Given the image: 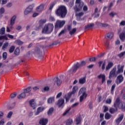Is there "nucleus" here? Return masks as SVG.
<instances>
[{
  "label": "nucleus",
  "instance_id": "obj_1",
  "mask_svg": "<svg viewBox=\"0 0 125 125\" xmlns=\"http://www.w3.org/2000/svg\"><path fill=\"white\" fill-rule=\"evenodd\" d=\"M67 8L64 6H60L56 10L55 13L57 16H60L61 18H65L67 15Z\"/></svg>",
  "mask_w": 125,
  "mask_h": 125
},
{
  "label": "nucleus",
  "instance_id": "obj_2",
  "mask_svg": "<svg viewBox=\"0 0 125 125\" xmlns=\"http://www.w3.org/2000/svg\"><path fill=\"white\" fill-rule=\"evenodd\" d=\"M60 78H58V77H55L52 83L51 81L49 80L48 81V84L49 85H51V84H54V85H57V86H60V85H61V83H62V78H63L62 75H61L60 76Z\"/></svg>",
  "mask_w": 125,
  "mask_h": 125
},
{
  "label": "nucleus",
  "instance_id": "obj_3",
  "mask_svg": "<svg viewBox=\"0 0 125 125\" xmlns=\"http://www.w3.org/2000/svg\"><path fill=\"white\" fill-rule=\"evenodd\" d=\"M85 64H86V63L84 61H82L81 63L77 62V63L74 64L72 67L69 70V72L70 73L71 72H72V73H76V72H77V70L80 68V67L85 66Z\"/></svg>",
  "mask_w": 125,
  "mask_h": 125
},
{
  "label": "nucleus",
  "instance_id": "obj_4",
  "mask_svg": "<svg viewBox=\"0 0 125 125\" xmlns=\"http://www.w3.org/2000/svg\"><path fill=\"white\" fill-rule=\"evenodd\" d=\"M74 9L75 11V15L77 17V21H80V20H81V17L83 16V12L78 13V12H79V11H81V10L82 9V8H77V5H76V6L74 7Z\"/></svg>",
  "mask_w": 125,
  "mask_h": 125
},
{
  "label": "nucleus",
  "instance_id": "obj_5",
  "mask_svg": "<svg viewBox=\"0 0 125 125\" xmlns=\"http://www.w3.org/2000/svg\"><path fill=\"white\" fill-rule=\"evenodd\" d=\"M86 89L85 88H82L80 89L79 94V95L82 94V95L80 97V102H83V99L86 98V96H87V94L85 93Z\"/></svg>",
  "mask_w": 125,
  "mask_h": 125
},
{
  "label": "nucleus",
  "instance_id": "obj_6",
  "mask_svg": "<svg viewBox=\"0 0 125 125\" xmlns=\"http://www.w3.org/2000/svg\"><path fill=\"white\" fill-rule=\"evenodd\" d=\"M33 53L36 57H41V56L42 55V50H41V49L38 46H36L35 47Z\"/></svg>",
  "mask_w": 125,
  "mask_h": 125
},
{
  "label": "nucleus",
  "instance_id": "obj_7",
  "mask_svg": "<svg viewBox=\"0 0 125 125\" xmlns=\"http://www.w3.org/2000/svg\"><path fill=\"white\" fill-rule=\"evenodd\" d=\"M114 107L115 108H119V109H122V110H125V106H124L123 105V103L120 102V99L117 98L116 99V102L114 103Z\"/></svg>",
  "mask_w": 125,
  "mask_h": 125
},
{
  "label": "nucleus",
  "instance_id": "obj_8",
  "mask_svg": "<svg viewBox=\"0 0 125 125\" xmlns=\"http://www.w3.org/2000/svg\"><path fill=\"white\" fill-rule=\"evenodd\" d=\"M78 89V87L77 86H74L72 89V92L68 93L67 95H65V100L66 102H68L69 101V100L70 99V97L72 96V94H74V93L77 91V90Z\"/></svg>",
  "mask_w": 125,
  "mask_h": 125
},
{
  "label": "nucleus",
  "instance_id": "obj_9",
  "mask_svg": "<svg viewBox=\"0 0 125 125\" xmlns=\"http://www.w3.org/2000/svg\"><path fill=\"white\" fill-rule=\"evenodd\" d=\"M117 71V67H114L110 72L109 75V79H112V78H116L118 76V74L116 72Z\"/></svg>",
  "mask_w": 125,
  "mask_h": 125
},
{
  "label": "nucleus",
  "instance_id": "obj_10",
  "mask_svg": "<svg viewBox=\"0 0 125 125\" xmlns=\"http://www.w3.org/2000/svg\"><path fill=\"white\" fill-rule=\"evenodd\" d=\"M66 23V21H60V20H57L55 27V28H62L65 25V23Z\"/></svg>",
  "mask_w": 125,
  "mask_h": 125
},
{
  "label": "nucleus",
  "instance_id": "obj_11",
  "mask_svg": "<svg viewBox=\"0 0 125 125\" xmlns=\"http://www.w3.org/2000/svg\"><path fill=\"white\" fill-rule=\"evenodd\" d=\"M46 22V20L45 19H42L40 20L39 21V26L38 27H36L35 30L36 31H39V30H40V29H42V26H43V24H44Z\"/></svg>",
  "mask_w": 125,
  "mask_h": 125
},
{
  "label": "nucleus",
  "instance_id": "obj_12",
  "mask_svg": "<svg viewBox=\"0 0 125 125\" xmlns=\"http://www.w3.org/2000/svg\"><path fill=\"white\" fill-rule=\"evenodd\" d=\"M34 8V4L30 5L24 11V13L25 15H28L30 12H31Z\"/></svg>",
  "mask_w": 125,
  "mask_h": 125
},
{
  "label": "nucleus",
  "instance_id": "obj_13",
  "mask_svg": "<svg viewBox=\"0 0 125 125\" xmlns=\"http://www.w3.org/2000/svg\"><path fill=\"white\" fill-rule=\"evenodd\" d=\"M77 5V8H82L84 4L83 2L81 1V0H76L75 2V6Z\"/></svg>",
  "mask_w": 125,
  "mask_h": 125
},
{
  "label": "nucleus",
  "instance_id": "obj_14",
  "mask_svg": "<svg viewBox=\"0 0 125 125\" xmlns=\"http://www.w3.org/2000/svg\"><path fill=\"white\" fill-rule=\"evenodd\" d=\"M123 82H124V77L122 75H120L117 77L116 83L117 84H120V83H121Z\"/></svg>",
  "mask_w": 125,
  "mask_h": 125
},
{
  "label": "nucleus",
  "instance_id": "obj_15",
  "mask_svg": "<svg viewBox=\"0 0 125 125\" xmlns=\"http://www.w3.org/2000/svg\"><path fill=\"white\" fill-rule=\"evenodd\" d=\"M124 119V114L123 113L118 115V117L115 120L116 123H117L118 125L120 124Z\"/></svg>",
  "mask_w": 125,
  "mask_h": 125
},
{
  "label": "nucleus",
  "instance_id": "obj_16",
  "mask_svg": "<svg viewBox=\"0 0 125 125\" xmlns=\"http://www.w3.org/2000/svg\"><path fill=\"white\" fill-rule=\"evenodd\" d=\"M53 28L54 26H53V23H48L47 24V33L50 34L52 31H53Z\"/></svg>",
  "mask_w": 125,
  "mask_h": 125
},
{
  "label": "nucleus",
  "instance_id": "obj_17",
  "mask_svg": "<svg viewBox=\"0 0 125 125\" xmlns=\"http://www.w3.org/2000/svg\"><path fill=\"white\" fill-rule=\"evenodd\" d=\"M64 101L63 99H60L58 100L57 105H59V108H63L64 107Z\"/></svg>",
  "mask_w": 125,
  "mask_h": 125
},
{
  "label": "nucleus",
  "instance_id": "obj_18",
  "mask_svg": "<svg viewBox=\"0 0 125 125\" xmlns=\"http://www.w3.org/2000/svg\"><path fill=\"white\" fill-rule=\"evenodd\" d=\"M29 104L33 108V109H35L37 108V104H36V102H35V100L32 99L29 101Z\"/></svg>",
  "mask_w": 125,
  "mask_h": 125
},
{
  "label": "nucleus",
  "instance_id": "obj_19",
  "mask_svg": "<svg viewBox=\"0 0 125 125\" xmlns=\"http://www.w3.org/2000/svg\"><path fill=\"white\" fill-rule=\"evenodd\" d=\"M15 20H16V16L14 15L11 19V21H10L11 26H13L14 25V24H15ZM12 26L10 27L11 29H12L13 28V27H12Z\"/></svg>",
  "mask_w": 125,
  "mask_h": 125
},
{
  "label": "nucleus",
  "instance_id": "obj_20",
  "mask_svg": "<svg viewBox=\"0 0 125 125\" xmlns=\"http://www.w3.org/2000/svg\"><path fill=\"white\" fill-rule=\"evenodd\" d=\"M44 8V5L43 4H41L40 6H38L36 8V11L37 12H42V10H43V9Z\"/></svg>",
  "mask_w": 125,
  "mask_h": 125
},
{
  "label": "nucleus",
  "instance_id": "obj_21",
  "mask_svg": "<svg viewBox=\"0 0 125 125\" xmlns=\"http://www.w3.org/2000/svg\"><path fill=\"white\" fill-rule=\"evenodd\" d=\"M124 72V66H122L120 67V64L117 65V71L116 72L117 75L119 74H121V73H123Z\"/></svg>",
  "mask_w": 125,
  "mask_h": 125
},
{
  "label": "nucleus",
  "instance_id": "obj_22",
  "mask_svg": "<svg viewBox=\"0 0 125 125\" xmlns=\"http://www.w3.org/2000/svg\"><path fill=\"white\" fill-rule=\"evenodd\" d=\"M47 124V119L42 118L39 121L40 125H46Z\"/></svg>",
  "mask_w": 125,
  "mask_h": 125
},
{
  "label": "nucleus",
  "instance_id": "obj_23",
  "mask_svg": "<svg viewBox=\"0 0 125 125\" xmlns=\"http://www.w3.org/2000/svg\"><path fill=\"white\" fill-rule=\"evenodd\" d=\"M98 78L100 79H102V83H104L105 81H106V76H105V74H101L98 76Z\"/></svg>",
  "mask_w": 125,
  "mask_h": 125
},
{
  "label": "nucleus",
  "instance_id": "obj_24",
  "mask_svg": "<svg viewBox=\"0 0 125 125\" xmlns=\"http://www.w3.org/2000/svg\"><path fill=\"white\" fill-rule=\"evenodd\" d=\"M44 110V107L42 106L39 107L37 108V111L35 113V116H38V115H40V113H41V112H42Z\"/></svg>",
  "mask_w": 125,
  "mask_h": 125
},
{
  "label": "nucleus",
  "instance_id": "obj_25",
  "mask_svg": "<svg viewBox=\"0 0 125 125\" xmlns=\"http://www.w3.org/2000/svg\"><path fill=\"white\" fill-rule=\"evenodd\" d=\"M54 5H55V2H52L50 3L49 9L48 10V13H51V11L52 10V8L54 7Z\"/></svg>",
  "mask_w": 125,
  "mask_h": 125
},
{
  "label": "nucleus",
  "instance_id": "obj_26",
  "mask_svg": "<svg viewBox=\"0 0 125 125\" xmlns=\"http://www.w3.org/2000/svg\"><path fill=\"white\" fill-rule=\"evenodd\" d=\"M114 65V63L112 62H108L107 65L105 67V70L108 71V70H110L112 67Z\"/></svg>",
  "mask_w": 125,
  "mask_h": 125
},
{
  "label": "nucleus",
  "instance_id": "obj_27",
  "mask_svg": "<svg viewBox=\"0 0 125 125\" xmlns=\"http://www.w3.org/2000/svg\"><path fill=\"white\" fill-rule=\"evenodd\" d=\"M26 97V93L23 92L18 96V99H22V98H25Z\"/></svg>",
  "mask_w": 125,
  "mask_h": 125
},
{
  "label": "nucleus",
  "instance_id": "obj_28",
  "mask_svg": "<svg viewBox=\"0 0 125 125\" xmlns=\"http://www.w3.org/2000/svg\"><path fill=\"white\" fill-rule=\"evenodd\" d=\"M86 82V78L85 77H83L79 79V83L81 84H83Z\"/></svg>",
  "mask_w": 125,
  "mask_h": 125
},
{
  "label": "nucleus",
  "instance_id": "obj_29",
  "mask_svg": "<svg viewBox=\"0 0 125 125\" xmlns=\"http://www.w3.org/2000/svg\"><path fill=\"white\" fill-rule=\"evenodd\" d=\"M119 38L121 41H125V33L122 32L119 35Z\"/></svg>",
  "mask_w": 125,
  "mask_h": 125
},
{
  "label": "nucleus",
  "instance_id": "obj_30",
  "mask_svg": "<svg viewBox=\"0 0 125 125\" xmlns=\"http://www.w3.org/2000/svg\"><path fill=\"white\" fill-rule=\"evenodd\" d=\"M106 37H107V39L111 40L114 37V33L113 32H109L106 34Z\"/></svg>",
  "mask_w": 125,
  "mask_h": 125
},
{
  "label": "nucleus",
  "instance_id": "obj_31",
  "mask_svg": "<svg viewBox=\"0 0 125 125\" xmlns=\"http://www.w3.org/2000/svg\"><path fill=\"white\" fill-rule=\"evenodd\" d=\"M42 34H46L47 33V25L45 24L44 26V27L42 28Z\"/></svg>",
  "mask_w": 125,
  "mask_h": 125
},
{
  "label": "nucleus",
  "instance_id": "obj_32",
  "mask_svg": "<svg viewBox=\"0 0 125 125\" xmlns=\"http://www.w3.org/2000/svg\"><path fill=\"white\" fill-rule=\"evenodd\" d=\"M9 44L8 42H5L2 45V49H3V50H5V49L8 47Z\"/></svg>",
  "mask_w": 125,
  "mask_h": 125
},
{
  "label": "nucleus",
  "instance_id": "obj_33",
  "mask_svg": "<svg viewBox=\"0 0 125 125\" xmlns=\"http://www.w3.org/2000/svg\"><path fill=\"white\" fill-rule=\"evenodd\" d=\"M31 90H32V87H28L26 88V89H24L23 90V91L25 93H29L31 92Z\"/></svg>",
  "mask_w": 125,
  "mask_h": 125
},
{
  "label": "nucleus",
  "instance_id": "obj_34",
  "mask_svg": "<svg viewBox=\"0 0 125 125\" xmlns=\"http://www.w3.org/2000/svg\"><path fill=\"white\" fill-rule=\"evenodd\" d=\"M55 100H54V97H50L48 99L47 102L48 103H49V104H51L52 103H53L54 102Z\"/></svg>",
  "mask_w": 125,
  "mask_h": 125
},
{
  "label": "nucleus",
  "instance_id": "obj_35",
  "mask_svg": "<svg viewBox=\"0 0 125 125\" xmlns=\"http://www.w3.org/2000/svg\"><path fill=\"white\" fill-rule=\"evenodd\" d=\"M76 32H77V28H73L71 30V31H69V34L71 36H73V35H74V34H75Z\"/></svg>",
  "mask_w": 125,
  "mask_h": 125
},
{
  "label": "nucleus",
  "instance_id": "obj_36",
  "mask_svg": "<svg viewBox=\"0 0 125 125\" xmlns=\"http://www.w3.org/2000/svg\"><path fill=\"white\" fill-rule=\"evenodd\" d=\"M112 115L109 113H106L105 114V120H110L111 119Z\"/></svg>",
  "mask_w": 125,
  "mask_h": 125
},
{
  "label": "nucleus",
  "instance_id": "obj_37",
  "mask_svg": "<svg viewBox=\"0 0 125 125\" xmlns=\"http://www.w3.org/2000/svg\"><path fill=\"white\" fill-rule=\"evenodd\" d=\"M72 124H73V119H69L66 122V125H71Z\"/></svg>",
  "mask_w": 125,
  "mask_h": 125
},
{
  "label": "nucleus",
  "instance_id": "obj_38",
  "mask_svg": "<svg viewBox=\"0 0 125 125\" xmlns=\"http://www.w3.org/2000/svg\"><path fill=\"white\" fill-rule=\"evenodd\" d=\"M100 25L101 26V27H104V28H106V27H108V28H110V25H109L107 23H100Z\"/></svg>",
  "mask_w": 125,
  "mask_h": 125
},
{
  "label": "nucleus",
  "instance_id": "obj_39",
  "mask_svg": "<svg viewBox=\"0 0 125 125\" xmlns=\"http://www.w3.org/2000/svg\"><path fill=\"white\" fill-rule=\"evenodd\" d=\"M14 54L15 55H18L19 54H20V49H19V47L16 48L15 49Z\"/></svg>",
  "mask_w": 125,
  "mask_h": 125
},
{
  "label": "nucleus",
  "instance_id": "obj_40",
  "mask_svg": "<svg viewBox=\"0 0 125 125\" xmlns=\"http://www.w3.org/2000/svg\"><path fill=\"white\" fill-rule=\"evenodd\" d=\"M5 34V27H2L0 29V35H4Z\"/></svg>",
  "mask_w": 125,
  "mask_h": 125
},
{
  "label": "nucleus",
  "instance_id": "obj_41",
  "mask_svg": "<svg viewBox=\"0 0 125 125\" xmlns=\"http://www.w3.org/2000/svg\"><path fill=\"white\" fill-rule=\"evenodd\" d=\"M117 111H118V108H110L109 109V112L111 113V114H113L114 113H115V112H117Z\"/></svg>",
  "mask_w": 125,
  "mask_h": 125
},
{
  "label": "nucleus",
  "instance_id": "obj_42",
  "mask_svg": "<svg viewBox=\"0 0 125 125\" xmlns=\"http://www.w3.org/2000/svg\"><path fill=\"white\" fill-rule=\"evenodd\" d=\"M94 26V23H90L85 26V29H89V28H92Z\"/></svg>",
  "mask_w": 125,
  "mask_h": 125
},
{
  "label": "nucleus",
  "instance_id": "obj_43",
  "mask_svg": "<svg viewBox=\"0 0 125 125\" xmlns=\"http://www.w3.org/2000/svg\"><path fill=\"white\" fill-rule=\"evenodd\" d=\"M14 49H15V46H14V45L11 46V47H10V49L9 50V52L10 53H12V52L14 51Z\"/></svg>",
  "mask_w": 125,
  "mask_h": 125
},
{
  "label": "nucleus",
  "instance_id": "obj_44",
  "mask_svg": "<svg viewBox=\"0 0 125 125\" xmlns=\"http://www.w3.org/2000/svg\"><path fill=\"white\" fill-rule=\"evenodd\" d=\"M81 122V117H77L76 120V125H80Z\"/></svg>",
  "mask_w": 125,
  "mask_h": 125
},
{
  "label": "nucleus",
  "instance_id": "obj_45",
  "mask_svg": "<svg viewBox=\"0 0 125 125\" xmlns=\"http://www.w3.org/2000/svg\"><path fill=\"white\" fill-rule=\"evenodd\" d=\"M71 110V108H69L65 110V111L62 114V116H66L69 114V112Z\"/></svg>",
  "mask_w": 125,
  "mask_h": 125
},
{
  "label": "nucleus",
  "instance_id": "obj_46",
  "mask_svg": "<svg viewBox=\"0 0 125 125\" xmlns=\"http://www.w3.org/2000/svg\"><path fill=\"white\" fill-rule=\"evenodd\" d=\"M53 111H54V108L53 107L50 108L48 111V115H51L53 113Z\"/></svg>",
  "mask_w": 125,
  "mask_h": 125
},
{
  "label": "nucleus",
  "instance_id": "obj_47",
  "mask_svg": "<svg viewBox=\"0 0 125 125\" xmlns=\"http://www.w3.org/2000/svg\"><path fill=\"white\" fill-rule=\"evenodd\" d=\"M2 57L3 60H6V58H7V53L4 52L2 54Z\"/></svg>",
  "mask_w": 125,
  "mask_h": 125
},
{
  "label": "nucleus",
  "instance_id": "obj_48",
  "mask_svg": "<svg viewBox=\"0 0 125 125\" xmlns=\"http://www.w3.org/2000/svg\"><path fill=\"white\" fill-rule=\"evenodd\" d=\"M17 44L18 45H22L23 43V42L21 41V40H18L16 41Z\"/></svg>",
  "mask_w": 125,
  "mask_h": 125
},
{
  "label": "nucleus",
  "instance_id": "obj_49",
  "mask_svg": "<svg viewBox=\"0 0 125 125\" xmlns=\"http://www.w3.org/2000/svg\"><path fill=\"white\" fill-rule=\"evenodd\" d=\"M49 22H53V21H55V19L53 16H50V17L49 18Z\"/></svg>",
  "mask_w": 125,
  "mask_h": 125
},
{
  "label": "nucleus",
  "instance_id": "obj_50",
  "mask_svg": "<svg viewBox=\"0 0 125 125\" xmlns=\"http://www.w3.org/2000/svg\"><path fill=\"white\" fill-rule=\"evenodd\" d=\"M65 32H66V30H62L61 32L59 34L58 36L60 37V36H62V35H64Z\"/></svg>",
  "mask_w": 125,
  "mask_h": 125
},
{
  "label": "nucleus",
  "instance_id": "obj_51",
  "mask_svg": "<svg viewBox=\"0 0 125 125\" xmlns=\"http://www.w3.org/2000/svg\"><path fill=\"white\" fill-rule=\"evenodd\" d=\"M1 40H6V41H7L8 38H7L6 36H0V41H1Z\"/></svg>",
  "mask_w": 125,
  "mask_h": 125
},
{
  "label": "nucleus",
  "instance_id": "obj_52",
  "mask_svg": "<svg viewBox=\"0 0 125 125\" xmlns=\"http://www.w3.org/2000/svg\"><path fill=\"white\" fill-rule=\"evenodd\" d=\"M41 91L42 92H45V91H47V86H45L44 88H42Z\"/></svg>",
  "mask_w": 125,
  "mask_h": 125
},
{
  "label": "nucleus",
  "instance_id": "obj_53",
  "mask_svg": "<svg viewBox=\"0 0 125 125\" xmlns=\"http://www.w3.org/2000/svg\"><path fill=\"white\" fill-rule=\"evenodd\" d=\"M115 87H116V84H114L111 87V93L113 94L114 90H115Z\"/></svg>",
  "mask_w": 125,
  "mask_h": 125
},
{
  "label": "nucleus",
  "instance_id": "obj_54",
  "mask_svg": "<svg viewBox=\"0 0 125 125\" xmlns=\"http://www.w3.org/2000/svg\"><path fill=\"white\" fill-rule=\"evenodd\" d=\"M16 95H17V93L14 92L11 94L10 97H11V98H14V97H15L16 96Z\"/></svg>",
  "mask_w": 125,
  "mask_h": 125
},
{
  "label": "nucleus",
  "instance_id": "obj_55",
  "mask_svg": "<svg viewBox=\"0 0 125 125\" xmlns=\"http://www.w3.org/2000/svg\"><path fill=\"white\" fill-rule=\"evenodd\" d=\"M111 103H112V99H107L106 100V104H111Z\"/></svg>",
  "mask_w": 125,
  "mask_h": 125
},
{
  "label": "nucleus",
  "instance_id": "obj_56",
  "mask_svg": "<svg viewBox=\"0 0 125 125\" xmlns=\"http://www.w3.org/2000/svg\"><path fill=\"white\" fill-rule=\"evenodd\" d=\"M89 61H90V62H94L96 61V58L95 57L90 58H89Z\"/></svg>",
  "mask_w": 125,
  "mask_h": 125
},
{
  "label": "nucleus",
  "instance_id": "obj_57",
  "mask_svg": "<svg viewBox=\"0 0 125 125\" xmlns=\"http://www.w3.org/2000/svg\"><path fill=\"white\" fill-rule=\"evenodd\" d=\"M124 55H125V51L121 52L120 54H118L119 57H123Z\"/></svg>",
  "mask_w": 125,
  "mask_h": 125
},
{
  "label": "nucleus",
  "instance_id": "obj_58",
  "mask_svg": "<svg viewBox=\"0 0 125 125\" xmlns=\"http://www.w3.org/2000/svg\"><path fill=\"white\" fill-rule=\"evenodd\" d=\"M4 13V8L1 7L0 9V14H3Z\"/></svg>",
  "mask_w": 125,
  "mask_h": 125
},
{
  "label": "nucleus",
  "instance_id": "obj_59",
  "mask_svg": "<svg viewBox=\"0 0 125 125\" xmlns=\"http://www.w3.org/2000/svg\"><path fill=\"white\" fill-rule=\"evenodd\" d=\"M115 15H117V13L115 12H111L110 13H109V16H111V17H114Z\"/></svg>",
  "mask_w": 125,
  "mask_h": 125
},
{
  "label": "nucleus",
  "instance_id": "obj_60",
  "mask_svg": "<svg viewBox=\"0 0 125 125\" xmlns=\"http://www.w3.org/2000/svg\"><path fill=\"white\" fill-rule=\"evenodd\" d=\"M106 65V62H104L103 63L102 66V70H105V66Z\"/></svg>",
  "mask_w": 125,
  "mask_h": 125
},
{
  "label": "nucleus",
  "instance_id": "obj_61",
  "mask_svg": "<svg viewBox=\"0 0 125 125\" xmlns=\"http://www.w3.org/2000/svg\"><path fill=\"white\" fill-rule=\"evenodd\" d=\"M83 11H87V6H86V5H84V6L83 5Z\"/></svg>",
  "mask_w": 125,
  "mask_h": 125
},
{
  "label": "nucleus",
  "instance_id": "obj_62",
  "mask_svg": "<svg viewBox=\"0 0 125 125\" xmlns=\"http://www.w3.org/2000/svg\"><path fill=\"white\" fill-rule=\"evenodd\" d=\"M120 26H125V21H122L120 23Z\"/></svg>",
  "mask_w": 125,
  "mask_h": 125
},
{
  "label": "nucleus",
  "instance_id": "obj_63",
  "mask_svg": "<svg viewBox=\"0 0 125 125\" xmlns=\"http://www.w3.org/2000/svg\"><path fill=\"white\" fill-rule=\"evenodd\" d=\"M12 112L10 111L8 113V115H7V118H11V116H12Z\"/></svg>",
  "mask_w": 125,
  "mask_h": 125
},
{
  "label": "nucleus",
  "instance_id": "obj_64",
  "mask_svg": "<svg viewBox=\"0 0 125 125\" xmlns=\"http://www.w3.org/2000/svg\"><path fill=\"white\" fill-rule=\"evenodd\" d=\"M7 3V0H2V3L1 4L2 5L3 4H6Z\"/></svg>",
  "mask_w": 125,
  "mask_h": 125
}]
</instances>
